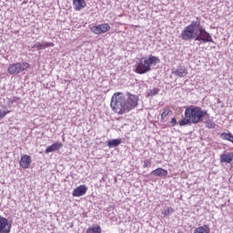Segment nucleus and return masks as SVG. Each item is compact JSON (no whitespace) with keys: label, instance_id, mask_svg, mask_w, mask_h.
Returning <instances> with one entry per match:
<instances>
[{"label":"nucleus","instance_id":"nucleus-26","mask_svg":"<svg viewBox=\"0 0 233 233\" xmlns=\"http://www.w3.org/2000/svg\"><path fill=\"white\" fill-rule=\"evenodd\" d=\"M6 114H10V111H1L0 110V119H3V117H5V116H6Z\"/></svg>","mask_w":233,"mask_h":233},{"label":"nucleus","instance_id":"nucleus-13","mask_svg":"<svg viewBox=\"0 0 233 233\" xmlns=\"http://www.w3.org/2000/svg\"><path fill=\"white\" fill-rule=\"evenodd\" d=\"M73 6L76 12H81L83 8H86V1L85 0H73Z\"/></svg>","mask_w":233,"mask_h":233},{"label":"nucleus","instance_id":"nucleus-11","mask_svg":"<svg viewBox=\"0 0 233 233\" xmlns=\"http://www.w3.org/2000/svg\"><path fill=\"white\" fill-rule=\"evenodd\" d=\"M20 167L22 168H30V165H32V157L28 155H24L21 157L20 162H19Z\"/></svg>","mask_w":233,"mask_h":233},{"label":"nucleus","instance_id":"nucleus-14","mask_svg":"<svg viewBox=\"0 0 233 233\" xmlns=\"http://www.w3.org/2000/svg\"><path fill=\"white\" fill-rule=\"evenodd\" d=\"M151 176H157V177H167L168 171L163 167H158L150 172Z\"/></svg>","mask_w":233,"mask_h":233},{"label":"nucleus","instance_id":"nucleus-7","mask_svg":"<svg viewBox=\"0 0 233 233\" xmlns=\"http://www.w3.org/2000/svg\"><path fill=\"white\" fill-rule=\"evenodd\" d=\"M110 30V25L105 23L98 25H94L91 27V32L96 35H101V34H106Z\"/></svg>","mask_w":233,"mask_h":233},{"label":"nucleus","instance_id":"nucleus-21","mask_svg":"<svg viewBox=\"0 0 233 233\" xmlns=\"http://www.w3.org/2000/svg\"><path fill=\"white\" fill-rule=\"evenodd\" d=\"M157 94H159V88H153V89L147 90V96L148 97H154V96H157Z\"/></svg>","mask_w":233,"mask_h":233},{"label":"nucleus","instance_id":"nucleus-23","mask_svg":"<svg viewBox=\"0 0 233 233\" xmlns=\"http://www.w3.org/2000/svg\"><path fill=\"white\" fill-rule=\"evenodd\" d=\"M162 214H163L164 216H170V215L174 214V208H168L167 209H165V210L162 212Z\"/></svg>","mask_w":233,"mask_h":233},{"label":"nucleus","instance_id":"nucleus-25","mask_svg":"<svg viewBox=\"0 0 233 233\" xmlns=\"http://www.w3.org/2000/svg\"><path fill=\"white\" fill-rule=\"evenodd\" d=\"M152 165V160L147 159L144 161V168H148Z\"/></svg>","mask_w":233,"mask_h":233},{"label":"nucleus","instance_id":"nucleus-8","mask_svg":"<svg viewBox=\"0 0 233 233\" xmlns=\"http://www.w3.org/2000/svg\"><path fill=\"white\" fill-rule=\"evenodd\" d=\"M54 47L56 46V44L52 42H35L32 46H31V52H35V50H45L46 48L49 47Z\"/></svg>","mask_w":233,"mask_h":233},{"label":"nucleus","instance_id":"nucleus-18","mask_svg":"<svg viewBox=\"0 0 233 233\" xmlns=\"http://www.w3.org/2000/svg\"><path fill=\"white\" fill-rule=\"evenodd\" d=\"M194 233H210V228L208 225L197 228Z\"/></svg>","mask_w":233,"mask_h":233},{"label":"nucleus","instance_id":"nucleus-24","mask_svg":"<svg viewBox=\"0 0 233 233\" xmlns=\"http://www.w3.org/2000/svg\"><path fill=\"white\" fill-rule=\"evenodd\" d=\"M169 112H170V110L168 108L164 109L161 114V119H165V117H167V116H168Z\"/></svg>","mask_w":233,"mask_h":233},{"label":"nucleus","instance_id":"nucleus-6","mask_svg":"<svg viewBox=\"0 0 233 233\" xmlns=\"http://www.w3.org/2000/svg\"><path fill=\"white\" fill-rule=\"evenodd\" d=\"M196 41H202L203 43H214V39H212V35L201 25V22L198 27V33H197Z\"/></svg>","mask_w":233,"mask_h":233},{"label":"nucleus","instance_id":"nucleus-28","mask_svg":"<svg viewBox=\"0 0 233 233\" xmlns=\"http://www.w3.org/2000/svg\"><path fill=\"white\" fill-rule=\"evenodd\" d=\"M171 125L172 127H176L177 125V120H176V117L171 118Z\"/></svg>","mask_w":233,"mask_h":233},{"label":"nucleus","instance_id":"nucleus-15","mask_svg":"<svg viewBox=\"0 0 233 233\" xmlns=\"http://www.w3.org/2000/svg\"><path fill=\"white\" fill-rule=\"evenodd\" d=\"M60 148H63V144L61 142L55 143L46 149V154H50V152H56V150H59Z\"/></svg>","mask_w":233,"mask_h":233},{"label":"nucleus","instance_id":"nucleus-17","mask_svg":"<svg viewBox=\"0 0 233 233\" xmlns=\"http://www.w3.org/2000/svg\"><path fill=\"white\" fill-rule=\"evenodd\" d=\"M119 145H121V138L107 141V147H109V148H116V147H119Z\"/></svg>","mask_w":233,"mask_h":233},{"label":"nucleus","instance_id":"nucleus-10","mask_svg":"<svg viewBox=\"0 0 233 233\" xmlns=\"http://www.w3.org/2000/svg\"><path fill=\"white\" fill-rule=\"evenodd\" d=\"M87 190L86 185H81L73 190L72 196L73 198H81V196L86 194Z\"/></svg>","mask_w":233,"mask_h":233},{"label":"nucleus","instance_id":"nucleus-22","mask_svg":"<svg viewBox=\"0 0 233 233\" xmlns=\"http://www.w3.org/2000/svg\"><path fill=\"white\" fill-rule=\"evenodd\" d=\"M204 123L207 128H216V123L210 118H207Z\"/></svg>","mask_w":233,"mask_h":233},{"label":"nucleus","instance_id":"nucleus-19","mask_svg":"<svg viewBox=\"0 0 233 233\" xmlns=\"http://www.w3.org/2000/svg\"><path fill=\"white\" fill-rule=\"evenodd\" d=\"M178 125L179 127H187V125H193V122L190 117L185 116L180 121H178Z\"/></svg>","mask_w":233,"mask_h":233},{"label":"nucleus","instance_id":"nucleus-9","mask_svg":"<svg viewBox=\"0 0 233 233\" xmlns=\"http://www.w3.org/2000/svg\"><path fill=\"white\" fill-rule=\"evenodd\" d=\"M12 224H8V219L4 217H0V233H10Z\"/></svg>","mask_w":233,"mask_h":233},{"label":"nucleus","instance_id":"nucleus-12","mask_svg":"<svg viewBox=\"0 0 233 233\" xmlns=\"http://www.w3.org/2000/svg\"><path fill=\"white\" fill-rule=\"evenodd\" d=\"M177 77H186L188 74V69L185 66H178L175 71L172 72Z\"/></svg>","mask_w":233,"mask_h":233},{"label":"nucleus","instance_id":"nucleus-1","mask_svg":"<svg viewBox=\"0 0 233 233\" xmlns=\"http://www.w3.org/2000/svg\"><path fill=\"white\" fill-rule=\"evenodd\" d=\"M139 96L130 92L123 94L121 92L115 93L111 97L110 106L116 114L123 116L128 114L130 110H134L139 105Z\"/></svg>","mask_w":233,"mask_h":233},{"label":"nucleus","instance_id":"nucleus-4","mask_svg":"<svg viewBox=\"0 0 233 233\" xmlns=\"http://www.w3.org/2000/svg\"><path fill=\"white\" fill-rule=\"evenodd\" d=\"M208 116L207 110H203L198 106H189L185 110V117H189L193 125H198V123H203L205 116Z\"/></svg>","mask_w":233,"mask_h":233},{"label":"nucleus","instance_id":"nucleus-3","mask_svg":"<svg viewBox=\"0 0 233 233\" xmlns=\"http://www.w3.org/2000/svg\"><path fill=\"white\" fill-rule=\"evenodd\" d=\"M200 23L201 19L197 17V20H193L190 25L184 27L179 35L180 39L182 41H196Z\"/></svg>","mask_w":233,"mask_h":233},{"label":"nucleus","instance_id":"nucleus-27","mask_svg":"<svg viewBox=\"0 0 233 233\" xmlns=\"http://www.w3.org/2000/svg\"><path fill=\"white\" fill-rule=\"evenodd\" d=\"M19 101V97H13L9 100V102L14 105V103H17Z\"/></svg>","mask_w":233,"mask_h":233},{"label":"nucleus","instance_id":"nucleus-16","mask_svg":"<svg viewBox=\"0 0 233 233\" xmlns=\"http://www.w3.org/2000/svg\"><path fill=\"white\" fill-rule=\"evenodd\" d=\"M232 159H233V153L220 155L221 163H232Z\"/></svg>","mask_w":233,"mask_h":233},{"label":"nucleus","instance_id":"nucleus-5","mask_svg":"<svg viewBox=\"0 0 233 233\" xmlns=\"http://www.w3.org/2000/svg\"><path fill=\"white\" fill-rule=\"evenodd\" d=\"M30 68V64L27 62H16L15 64L9 65L7 67L8 74H11V76H15L17 74H21V72H25V70H28Z\"/></svg>","mask_w":233,"mask_h":233},{"label":"nucleus","instance_id":"nucleus-2","mask_svg":"<svg viewBox=\"0 0 233 233\" xmlns=\"http://www.w3.org/2000/svg\"><path fill=\"white\" fill-rule=\"evenodd\" d=\"M158 63H161V60L156 56L151 55L148 57H142L136 63L135 72L140 75L147 74V72L152 70V65H157Z\"/></svg>","mask_w":233,"mask_h":233},{"label":"nucleus","instance_id":"nucleus-20","mask_svg":"<svg viewBox=\"0 0 233 233\" xmlns=\"http://www.w3.org/2000/svg\"><path fill=\"white\" fill-rule=\"evenodd\" d=\"M87 233H101V227L99 225L92 226L91 228H88Z\"/></svg>","mask_w":233,"mask_h":233}]
</instances>
